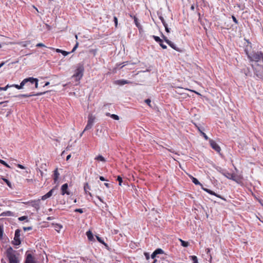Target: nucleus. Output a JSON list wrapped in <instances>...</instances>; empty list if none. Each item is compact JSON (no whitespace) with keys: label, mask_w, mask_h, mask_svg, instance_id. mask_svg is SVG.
I'll return each instance as SVG.
<instances>
[{"label":"nucleus","mask_w":263,"mask_h":263,"mask_svg":"<svg viewBox=\"0 0 263 263\" xmlns=\"http://www.w3.org/2000/svg\"><path fill=\"white\" fill-rule=\"evenodd\" d=\"M202 189L205 191V192H206L207 193L211 194V195H215L217 197H220V196H219L218 195H217L215 192H214L213 191L209 190V189H205V188H203V187H202Z\"/></svg>","instance_id":"5701e85b"},{"label":"nucleus","mask_w":263,"mask_h":263,"mask_svg":"<svg viewBox=\"0 0 263 263\" xmlns=\"http://www.w3.org/2000/svg\"><path fill=\"white\" fill-rule=\"evenodd\" d=\"M115 83L118 85H123L126 84H130V83H132V82L129 81H127V80H119L116 81L115 82Z\"/></svg>","instance_id":"4468645a"},{"label":"nucleus","mask_w":263,"mask_h":263,"mask_svg":"<svg viewBox=\"0 0 263 263\" xmlns=\"http://www.w3.org/2000/svg\"><path fill=\"white\" fill-rule=\"evenodd\" d=\"M195 126L197 128L198 131L200 133V131H202V129L200 128V127H199V126H198L197 125L195 124Z\"/></svg>","instance_id":"338daca9"},{"label":"nucleus","mask_w":263,"mask_h":263,"mask_svg":"<svg viewBox=\"0 0 263 263\" xmlns=\"http://www.w3.org/2000/svg\"><path fill=\"white\" fill-rule=\"evenodd\" d=\"M117 180L119 181V185L121 186L122 182V178L120 176H118Z\"/></svg>","instance_id":"37998d69"},{"label":"nucleus","mask_w":263,"mask_h":263,"mask_svg":"<svg viewBox=\"0 0 263 263\" xmlns=\"http://www.w3.org/2000/svg\"><path fill=\"white\" fill-rule=\"evenodd\" d=\"M74 212H79L80 213H83V210L82 209H76L74 210Z\"/></svg>","instance_id":"de8ad7c7"},{"label":"nucleus","mask_w":263,"mask_h":263,"mask_svg":"<svg viewBox=\"0 0 263 263\" xmlns=\"http://www.w3.org/2000/svg\"><path fill=\"white\" fill-rule=\"evenodd\" d=\"M231 176L232 177H230V178H229V179L232 180L236 182L237 183L239 182L240 179L239 178V177L237 176L235 174L233 173H231Z\"/></svg>","instance_id":"f3484780"},{"label":"nucleus","mask_w":263,"mask_h":263,"mask_svg":"<svg viewBox=\"0 0 263 263\" xmlns=\"http://www.w3.org/2000/svg\"><path fill=\"white\" fill-rule=\"evenodd\" d=\"M2 179L6 183L9 187L12 188L11 183L8 179L4 178H2Z\"/></svg>","instance_id":"2f4dec72"},{"label":"nucleus","mask_w":263,"mask_h":263,"mask_svg":"<svg viewBox=\"0 0 263 263\" xmlns=\"http://www.w3.org/2000/svg\"><path fill=\"white\" fill-rule=\"evenodd\" d=\"M84 70V69L83 65H79L76 70V72L73 74V77L78 78V80H80L83 77Z\"/></svg>","instance_id":"7ed1b4c3"},{"label":"nucleus","mask_w":263,"mask_h":263,"mask_svg":"<svg viewBox=\"0 0 263 263\" xmlns=\"http://www.w3.org/2000/svg\"><path fill=\"white\" fill-rule=\"evenodd\" d=\"M192 180L193 182L196 184V185H202V184L199 182V181L195 178L193 177H191Z\"/></svg>","instance_id":"bb28decb"},{"label":"nucleus","mask_w":263,"mask_h":263,"mask_svg":"<svg viewBox=\"0 0 263 263\" xmlns=\"http://www.w3.org/2000/svg\"><path fill=\"white\" fill-rule=\"evenodd\" d=\"M36 46L37 47H45V46L43 43H41L37 44Z\"/></svg>","instance_id":"4d7b16f0"},{"label":"nucleus","mask_w":263,"mask_h":263,"mask_svg":"<svg viewBox=\"0 0 263 263\" xmlns=\"http://www.w3.org/2000/svg\"><path fill=\"white\" fill-rule=\"evenodd\" d=\"M8 102V101H4V102H0V105L2 104H5L4 105V107H5L7 106L6 104Z\"/></svg>","instance_id":"e2e57ef3"},{"label":"nucleus","mask_w":263,"mask_h":263,"mask_svg":"<svg viewBox=\"0 0 263 263\" xmlns=\"http://www.w3.org/2000/svg\"><path fill=\"white\" fill-rule=\"evenodd\" d=\"M200 134L206 140H208L209 139V137L204 132H203V131H200Z\"/></svg>","instance_id":"4c0bfd02"},{"label":"nucleus","mask_w":263,"mask_h":263,"mask_svg":"<svg viewBox=\"0 0 263 263\" xmlns=\"http://www.w3.org/2000/svg\"><path fill=\"white\" fill-rule=\"evenodd\" d=\"M27 80V83L29 82L30 84H35V88H37L38 87V80L36 78H33L32 77H30L28 78H26Z\"/></svg>","instance_id":"1a4fd4ad"},{"label":"nucleus","mask_w":263,"mask_h":263,"mask_svg":"<svg viewBox=\"0 0 263 263\" xmlns=\"http://www.w3.org/2000/svg\"><path fill=\"white\" fill-rule=\"evenodd\" d=\"M62 228V226L59 224H56L55 226V230L58 232H59L61 229Z\"/></svg>","instance_id":"7c9ffc66"},{"label":"nucleus","mask_w":263,"mask_h":263,"mask_svg":"<svg viewBox=\"0 0 263 263\" xmlns=\"http://www.w3.org/2000/svg\"><path fill=\"white\" fill-rule=\"evenodd\" d=\"M261 68L262 69V71L261 72L259 71V70H256L255 72L256 76L260 79L263 78V66H261Z\"/></svg>","instance_id":"a211bd4d"},{"label":"nucleus","mask_w":263,"mask_h":263,"mask_svg":"<svg viewBox=\"0 0 263 263\" xmlns=\"http://www.w3.org/2000/svg\"><path fill=\"white\" fill-rule=\"evenodd\" d=\"M0 163L7 167H10V166L4 160L0 159Z\"/></svg>","instance_id":"ea45409f"},{"label":"nucleus","mask_w":263,"mask_h":263,"mask_svg":"<svg viewBox=\"0 0 263 263\" xmlns=\"http://www.w3.org/2000/svg\"><path fill=\"white\" fill-rule=\"evenodd\" d=\"M78 46H79V43L77 42L76 45H74V46L71 52H73L76 50V49L78 48Z\"/></svg>","instance_id":"a19ab883"},{"label":"nucleus","mask_w":263,"mask_h":263,"mask_svg":"<svg viewBox=\"0 0 263 263\" xmlns=\"http://www.w3.org/2000/svg\"><path fill=\"white\" fill-rule=\"evenodd\" d=\"M114 21L115 24V26L117 27L118 25V18L116 16L114 17Z\"/></svg>","instance_id":"8fccbe9b"},{"label":"nucleus","mask_w":263,"mask_h":263,"mask_svg":"<svg viewBox=\"0 0 263 263\" xmlns=\"http://www.w3.org/2000/svg\"><path fill=\"white\" fill-rule=\"evenodd\" d=\"M61 194L62 195L65 194L69 195L70 193L68 191V184L67 183L64 184L61 187Z\"/></svg>","instance_id":"9d476101"},{"label":"nucleus","mask_w":263,"mask_h":263,"mask_svg":"<svg viewBox=\"0 0 263 263\" xmlns=\"http://www.w3.org/2000/svg\"><path fill=\"white\" fill-rule=\"evenodd\" d=\"M6 254L9 263H20V254L12 247H10L7 249Z\"/></svg>","instance_id":"f257e3e1"},{"label":"nucleus","mask_w":263,"mask_h":263,"mask_svg":"<svg viewBox=\"0 0 263 263\" xmlns=\"http://www.w3.org/2000/svg\"><path fill=\"white\" fill-rule=\"evenodd\" d=\"M97 238L98 240L100 242H101V243H104V241L101 239V238L100 237H98V236H97Z\"/></svg>","instance_id":"bf43d9fd"},{"label":"nucleus","mask_w":263,"mask_h":263,"mask_svg":"<svg viewBox=\"0 0 263 263\" xmlns=\"http://www.w3.org/2000/svg\"><path fill=\"white\" fill-rule=\"evenodd\" d=\"M30 43V41H26V42H23L20 43V45H21L23 47H26L27 45L29 44Z\"/></svg>","instance_id":"f704fd0d"},{"label":"nucleus","mask_w":263,"mask_h":263,"mask_svg":"<svg viewBox=\"0 0 263 263\" xmlns=\"http://www.w3.org/2000/svg\"><path fill=\"white\" fill-rule=\"evenodd\" d=\"M24 263H36L34 258L32 256L31 254H28L27 255L25 261Z\"/></svg>","instance_id":"6e6552de"},{"label":"nucleus","mask_w":263,"mask_h":263,"mask_svg":"<svg viewBox=\"0 0 263 263\" xmlns=\"http://www.w3.org/2000/svg\"><path fill=\"white\" fill-rule=\"evenodd\" d=\"M164 27H165V31L167 32V33H169L170 32V29L168 28V26H167V24H166V25H163Z\"/></svg>","instance_id":"5fc2aeb1"},{"label":"nucleus","mask_w":263,"mask_h":263,"mask_svg":"<svg viewBox=\"0 0 263 263\" xmlns=\"http://www.w3.org/2000/svg\"><path fill=\"white\" fill-rule=\"evenodd\" d=\"M17 167L21 168V169H25V166H24L23 165H21V164H18L17 165Z\"/></svg>","instance_id":"680f3d73"},{"label":"nucleus","mask_w":263,"mask_h":263,"mask_svg":"<svg viewBox=\"0 0 263 263\" xmlns=\"http://www.w3.org/2000/svg\"><path fill=\"white\" fill-rule=\"evenodd\" d=\"M160 262H161L160 260H158L157 259H155L153 263H160Z\"/></svg>","instance_id":"0e129e2a"},{"label":"nucleus","mask_w":263,"mask_h":263,"mask_svg":"<svg viewBox=\"0 0 263 263\" xmlns=\"http://www.w3.org/2000/svg\"><path fill=\"white\" fill-rule=\"evenodd\" d=\"M30 205L38 211L40 208V200L32 201L30 202Z\"/></svg>","instance_id":"0eeeda50"},{"label":"nucleus","mask_w":263,"mask_h":263,"mask_svg":"<svg viewBox=\"0 0 263 263\" xmlns=\"http://www.w3.org/2000/svg\"><path fill=\"white\" fill-rule=\"evenodd\" d=\"M170 257L167 254H164L162 257L160 258V260L162 263H165V262H169L170 260Z\"/></svg>","instance_id":"ddd939ff"},{"label":"nucleus","mask_w":263,"mask_h":263,"mask_svg":"<svg viewBox=\"0 0 263 263\" xmlns=\"http://www.w3.org/2000/svg\"><path fill=\"white\" fill-rule=\"evenodd\" d=\"M181 243V245L184 247H187L189 246V242L187 241H185L181 239H179Z\"/></svg>","instance_id":"cd10ccee"},{"label":"nucleus","mask_w":263,"mask_h":263,"mask_svg":"<svg viewBox=\"0 0 263 263\" xmlns=\"http://www.w3.org/2000/svg\"><path fill=\"white\" fill-rule=\"evenodd\" d=\"M110 117L115 119V120H118L119 119V117L118 116L116 115H115V114H112L110 115Z\"/></svg>","instance_id":"58836bf2"},{"label":"nucleus","mask_w":263,"mask_h":263,"mask_svg":"<svg viewBox=\"0 0 263 263\" xmlns=\"http://www.w3.org/2000/svg\"><path fill=\"white\" fill-rule=\"evenodd\" d=\"M232 19L233 21L236 23L238 24V21L237 20L236 18L234 16H232Z\"/></svg>","instance_id":"052dcab7"},{"label":"nucleus","mask_w":263,"mask_h":263,"mask_svg":"<svg viewBox=\"0 0 263 263\" xmlns=\"http://www.w3.org/2000/svg\"><path fill=\"white\" fill-rule=\"evenodd\" d=\"M59 175L60 174L58 173V169L57 168L54 171V181L55 182L58 180V179L59 178Z\"/></svg>","instance_id":"393cba45"},{"label":"nucleus","mask_w":263,"mask_h":263,"mask_svg":"<svg viewBox=\"0 0 263 263\" xmlns=\"http://www.w3.org/2000/svg\"><path fill=\"white\" fill-rule=\"evenodd\" d=\"M9 87H10V86L8 85H7V86H6L4 87H0V90H6Z\"/></svg>","instance_id":"6e6d98bb"},{"label":"nucleus","mask_w":263,"mask_h":263,"mask_svg":"<svg viewBox=\"0 0 263 263\" xmlns=\"http://www.w3.org/2000/svg\"><path fill=\"white\" fill-rule=\"evenodd\" d=\"M84 189L86 193H87V190H90V186L87 183L85 184Z\"/></svg>","instance_id":"c9c22d12"},{"label":"nucleus","mask_w":263,"mask_h":263,"mask_svg":"<svg viewBox=\"0 0 263 263\" xmlns=\"http://www.w3.org/2000/svg\"><path fill=\"white\" fill-rule=\"evenodd\" d=\"M190 257L193 260V263H198L197 257L196 256H190Z\"/></svg>","instance_id":"c756f323"},{"label":"nucleus","mask_w":263,"mask_h":263,"mask_svg":"<svg viewBox=\"0 0 263 263\" xmlns=\"http://www.w3.org/2000/svg\"><path fill=\"white\" fill-rule=\"evenodd\" d=\"M154 252L156 253L157 255L158 254H162L164 253V251L161 249L160 248L156 249Z\"/></svg>","instance_id":"c85d7f7f"},{"label":"nucleus","mask_w":263,"mask_h":263,"mask_svg":"<svg viewBox=\"0 0 263 263\" xmlns=\"http://www.w3.org/2000/svg\"><path fill=\"white\" fill-rule=\"evenodd\" d=\"M95 119L96 118L94 116H93L92 114H89L88 117L87 123L93 126Z\"/></svg>","instance_id":"dca6fc26"},{"label":"nucleus","mask_w":263,"mask_h":263,"mask_svg":"<svg viewBox=\"0 0 263 263\" xmlns=\"http://www.w3.org/2000/svg\"><path fill=\"white\" fill-rule=\"evenodd\" d=\"M173 49L176 51H179V49L177 47L176 45L172 42L171 41L167 43Z\"/></svg>","instance_id":"b1692460"},{"label":"nucleus","mask_w":263,"mask_h":263,"mask_svg":"<svg viewBox=\"0 0 263 263\" xmlns=\"http://www.w3.org/2000/svg\"><path fill=\"white\" fill-rule=\"evenodd\" d=\"M95 119L96 118L94 116H93L92 114H89L88 117L87 123L93 126Z\"/></svg>","instance_id":"2eb2a0df"},{"label":"nucleus","mask_w":263,"mask_h":263,"mask_svg":"<svg viewBox=\"0 0 263 263\" xmlns=\"http://www.w3.org/2000/svg\"><path fill=\"white\" fill-rule=\"evenodd\" d=\"M20 233L21 230L17 229L15 232V235L14 237V243L13 244L15 245H19L21 244V240H20Z\"/></svg>","instance_id":"20e7f679"},{"label":"nucleus","mask_w":263,"mask_h":263,"mask_svg":"<svg viewBox=\"0 0 263 263\" xmlns=\"http://www.w3.org/2000/svg\"><path fill=\"white\" fill-rule=\"evenodd\" d=\"M27 219V217L25 216H22V217H20L18 218V220L20 221H23V220H26Z\"/></svg>","instance_id":"49530a36"},{"label":"nucleus","mask_w":263,"mask_h":263,"mask_svg":"<svg viewBox=\"0 0 263 263\" xmlns=\"http://www.w3.org/2000/svg\"><path fill=\"white\" fill-rule=\"evenodd\" d=\"M159 43L160 46H161L163 49H166L167 46H166L165 45L163 44V41H162V42H159Z\"/></svg>","instance_id":"c03bdc74"},{"label":"nucleus","mask_w":263,"mask_h":263,"mask_svg":"<svg viewBox=\"0 0 263 263\" xmlns=\"http://www.w3.org/2000/svg\"><path fill=\"white\" fill-rule=\"evenodd\" d=\"M134 20L136 26L139 29H141L142 26L139 23L138 18L136 16H134Z\"/></svg>","instance_id":"412c9836"},{"label":"nucleus","mask_w":263,"mask_h":263,"mask_svg":"<svg viewBox=\"0 0 263 263\" xmlns=\"http://www.w3.org/2000/svg\"><path fill=\"white\" fill-rule=\"evenodd\" d=\"M162 37L163 39V40L165 41V42L167 44L170 41L163 34H162Z\"/></svg>","instance_id":"79ce46f5"},{"label":"nucleus","mask_w":263,"mask_h":263,"mask_svg":"<svg viewBox=\"0 0 263 263\" xmlns=\"http://www.w3.org/2000/svg\"><path fill=\"white\" fill-rule=\"evenodd\" d=\"M145 102L149 106H151V101L150 99H146L145 100Z\"/></svg>","instance_id":"3c124183"},{"label":"nucleus","mask_w":263,"mask_h":263,"mask_svg":"<svg viewBox=\"0 0 263 263\" xmlns=\"http://www.w3.org/2000/svg\"><path fill=\"white\" fill-rule=\"evenodd\" d=\"M48 92V91H44L43 92H39V93H37L35 94L32 93L28 94H28H21V95H18L17 97H18L19 98H27V97H32V96H41V95L45 94Z\"/></svg>","instance_id":"39448f33"},{"label":"nucleus","mask_w":263,"mask_h":263,"mask_svg":"<svg viewBox=\"0 0 263 263\" xmlns=\"http://www.w3.org/2000/svg\"><path fill=\"white\" fill-rule=\"evenodd\" d=\"M92 127V125L88 123L87 124L86 127H85L84 130H83V132H84L85 131H86V130H88L90 129H91Z\"/></svg>","instance_id":"473e14b6"},{"label":"nucleus","mask_w":263,"mask_h":263,"mask_svg":"<svg viewBox=\"0 0 263 263\" xmlns=\"http://www.w3.org/2000/svg\"><path fill=\"white\" fill-rule=\"evenodd\" d=\"M23 229L25 231L31 230L32 229V227H24Z\"/></svg>","instance_id":"09e8293b"},{"label":"nucleus","mask_w":263,"mask_h":263,"mask_svg":"<svg viewBox=\"0 0 263 263\" xmlns=\"http://www.w3.org/2000/svg\"><path fill=\"white\" fill-rule=\"evenodd\" d=\"M221 173L223 176H224L226 177H227L228 179H229V178H230V177H232L231 176V173H230L227 171H222V172H221Z\"/></svg>","instance_id":"a878e982"},{"label":"nucleus","mask_w":263,"mask_h":263,"mask_svg":"<svg viewBox=\"0 0 263 263\" xmlns=\"http://www.w3.org/2000/svg\"><path fill=\"white\" fill-rule=\"evenodd\" d=\"M27 80L28 79H25L24 80H23L22 81V82L21 83L20 85H17V84H14V85H12L11 86L15 87V88H16L18 89H21L23 88V86L27 83Z\"/></svg>","instance_id":"9b49d317"},{"label":"nucleus","mask_w":263,"mask_h":263,"mask_svg":"<svg viewBox=\"0 0 263 263\" xmlns=\"http://www.w3.org/2000/svg\"><path fill=\"white\" fill-rule=\"evenodd\" d=\"M100 180H101V181H105V180H106V179H105L104 178V177H103V176H100Z\"/></svg>","instance_id":"774afa93"},{"label":"nucleus","mask_w":263,"mask_h":263,"mask_svg":"<svg viewBox=\"0 0 263 263\" xmlns=\"http://www.w3.org/2000/svg\"><path fill=\"white\" fill-rule=\"evenodd\" d=\"M153 37L157 42H162V40L159 36L153 35Z\"/></svg>","instance_id":"72a5a7b5"},{"label":"nucleus","mask_w":263,"mask_h":263,"mask_svg":"<svg viewBox=\"0 0 263 263\" xmlns=\"http://www.w3.org/2000/svg\"><path fill=\"white\" fill-rule=\"evenodd\" d=\"M144 256H145V258L147 260H148L149 259V254L147 252H145L144 253Z\"/></svg>","instance_id":"603ef678"},{"label":"nucleus","mask_w":263,"mask_h":263,"mask_svg":"<svg viewBox=\"0 0 263 263\" xmlns=\"http://www.w3.org/2000/svg\"><path fill=\"white\" fill-rule=\"evenodd\" d=\"M54 191V188H53L52 189H51L47 194H46L45 195H44V196H43L42 197V198H41L42 200H46V199L50 197L52 195Z\"/></svg>","instance_id":"f8f14e48"},{"label":"nucleus","mask_w":263,"mask_h":263,"mask_svg":"<svg viewBox=\"0 0 263 263\" xmlns=\"http://www.w3.org/2000/svg\"><path fill=\"white\" fill-rule=\"evenodd\" d=\"M159 18L161 21V22H162V23L163 25H165L166 24V23L164 18L162 16H159Z\"/></svg>","instance_id":"a18cd8bd"},{"label":"nucleus","mask_w":263,"mask_h":263,"mask_svg":"<svg viewBox=\"0 0 263 263\" xmlns=\"http://www.w3.org/2000/svg\"><path fill=\"white\" fill-rule=\"evenodd\" d=\"M157 256V255L155 252H154L151 255V257L153 259H155V258Z\"/></svg>","instance_id":"13d9d810"},{"label":"nucleus","mask_w":263,"mask_h":263,"mask_svg":"<svg viewBox=\"0 0 263 263\" xmlns=\"http://www.w3.org/2000/svg\"><path fill=\"white\" fill-rule=\"evenodd\" d=\"M86 235L88 237V239L90 241H92L94 239L93 234H92L91 231L90 230H89L88 231H87L86 232Z\"/></svg>","instance_id":"aec40b11"},{"label":"nucleus","mask_w":263,"mask_h":263,"mask_svg":"<svg viewBox=\"0 0 263 263\" xmlns=\"http://www.w3.org/2000/svg\"><path fill=\"white\" fill-rule=\"evenodd\" d=\"M95 160H96L98 161H102L103 162H105L106 161L105 159L102 155H99V156H97L95 158Z\"/></svg>","instance_id":"4be33fe9"},{"label":"nucleus","mask_w":263,"mask_h":263,"mask_svg":"<svg viewBox=\"0 0 263 263\" xmlns=\"http://www.w3.org/2000/svg\"><path fill=\"white\" fill-rule=\"evenodd\" d=\"M70 52H67L66 51H64V50H62V51L61 52V53L64 55V56H66Z\"/></svg>","instance_id":"864d4df0"},{"label":"nucleus","mask_w":263,"mask_h":263,"mask_svg":"<svg viewBox=\"0 0 263 263\" xmlns=\"http://www.w3.org/2000/svg\"><path fill=\"white\" fill-rule=\"evenodd\" d=\"M26 181L27 182H33V180L32 179H26Z\"/></svg>","instance_id":"69168bd1"},{"label":"nucleus","mask_w":263,"mask_h":263,"mask_svg":"<svg viewBox=\"0 0 263 263\" xmlns=\"http://www.w3.org/2000/svg\"><path fill=\"white\" fill-rule=\"evenodd\" d=\"M247 54L248 55V58L250 59L251 61L254 62H259L261 58L263 53L261 51H257L251 53L249 54L247 52H246Z\"/></svg>","instance_id":"f03ea898"},{"label":"nucleus","mask_w":263,"mask_h":263,"mask_svg":"<svg viewBox=\"0 0 263 263\" xmlns=\"http://www.w3.org/2000/svg\"><path fill=\"white\" fill-rule=\"evenodd\" d=\"M3 227L0 226V239L3 238Z\"/></svg>","instance_id":"e433bc0d"},{"label":"nucleus","mask_w":263,"mask_h":263,"mask_svg":"<svg viewBox=\"0 0 263 263\" xmlns=\"http://www.w3.org/2000/svg\"><path fill=\"white\" fill-rule=\"evenodd\" d=\"M210 143L211 146L212 147L213 149H214L215 151H216L217 152L219 153L221 151V148L220 146L216 143L215 141L213 140H210Z\"/></svg>","instance_id":"423d86ee"},{"label":"nucleus","mask_w":263,"mask_h":263,"mask_svg":"<svg viewBox=\"0 0 263 263\" xmlns=\"http://www.w3.org/2000/svg\"><path fill=\"white\" fill-rule=\"evenodd\" d=\"M0 216H13L14 214L13 212L11 211H7L5 212H3L0 214Z\"/></svg>","instance_id":"6ab92c4d"}]
</instances>
